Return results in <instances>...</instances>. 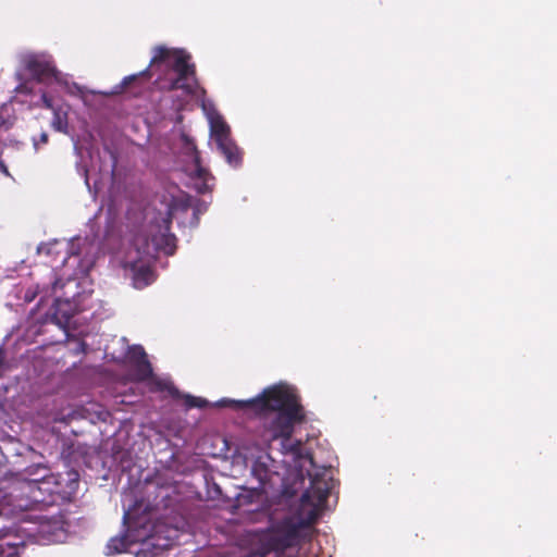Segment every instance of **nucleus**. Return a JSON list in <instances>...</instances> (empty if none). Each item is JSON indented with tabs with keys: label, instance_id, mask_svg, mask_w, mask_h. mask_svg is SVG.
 Returning <instances> with one entry per match:
<instances>
[{
	"label": "nucleus",
	"instance_id": "f3484780",
	"mask_svg": "<svg viewBox=\"0 0 557 557\" xmlns=\"http://www.w3.org/2000/svg\"><path fill=\"white\" fill-rule=\"evenodd\" d=\"M151 276L152 271L149 268H140L135 274V283L138 284L143 281L144 285H148Z\"/></svg>",
	"mask_w": 557,
	"mask_h": 557
},
{
	"label": "nucleus",
	"instance_id": "39448f33",
	"mask_svg": "<svg viewBox=\"0 0 557 557\" xmlns=\"http://www.w3.org/2000/svg\"><path fill=\"white\" fill-rule=\"evenodd\" d=\"M304 521L286 518L281 521L268 539L261 557H281L286 548L298 544Z\"/></svg>",
	"mask_w": 557,
	"mask_h": 557
},
{
	"label": "nucleus",
	"instance_id": "f8f14e48",
	"mask_svg": "<svg viewBox=\"0 0 557 557\" xmlns=\"http://www.w3.org/2000/svg\"><path fill=\"white\" fill-rule=\"evenodd\" d=\"M148 537V534H145L144 537H140L139 535H135L134 532L131 531L121 537L111 539L108 543V548L113 553H123L127 550L128 546L132 543L145 541Z\"/></svg>",
	"mask_w": 557,
	"mask_h": 557
},
{
	"label": "nucleus",
	"instance_id": "4be33fe9",
	"mask_svg": "<svg viewBox=\"0 0 557 557\" xmlns=\"http://www.w3.org/2000/svg\"><path fill=\"white\" fill-rule=\"evenodd\" d=\"M41 101H42L45 108L53 109L52 100H51V98L46 92H42Z\"/></svg>",
	"mask_w": 557,
	"mask_h": 557
},
{
	"label": "nucleus",
	"instance_id": "f257e3e1",
	"mask_svg": "<svg viewBox=\"0 0 557 557\" xmlns=\"http://www.w3.org/2000/svg\"><path fill=\"white\" fill-rule=\"evenodd\" d=\"M222 403L234 409L251 410L257 414L275 412L264 418L261 436L268 443L280 438L288 441L295 425L302 423L306 419L299 396L285 385L268 387L259 396L247 400L223 399Z\"/></svg>",
	"mask_w": 557,
	"mask_h": 557
},
{
	"label": "nucleus",
	"instance_id": "bb28decb",
	"mask_svg": "<svg viewBox=\"0 0 557 557\" xmlns=\"http://www.w3.org/2000/svg\"><path fill=\"white\" fill-rule=\"evenodd\" d=\"M30 454H35L34 449L33 448H28L27 449Z\"/></svg>",
	"mask_w": 557,
	"mask_h": 557
},
{
	"label": "nucleus",
	"instance_id": "aec40b11",
	"mask_svg": "<svg viewBox=\"0 0 557 557\" xmlns=\"http://www.w3.org/2000/svg\"><path fill=\"white\" fill-rule=\"evenodd\" d=\"M5 359H7L5 350H4L3 346H0V379L3 376L4 371L7 369Z\"/></svg>",
	"mask_w": 557,
	"mask_h": 557
},
{
	"label": "nucleus",
	"instance_id": "1a4fd4ad",
	"mask_svg": "<svg viewBox=\"0 0 557 557\" xmlns=\"http://www.w3.org/2000/svg\"><path fill=\"white\" fill-rule=\"evenodd\" d=\"M164 226V233L160 236H154L153 242L168 255H173L176 249V237L170 232L172 224L171 213L162 220Z\"/></svg>",
	"mask_w": 557,
	"mask_h": 557
},
{
	"label": "nucleus",
	"instance_id": "5701e85b",
	"mask_svg": "<svg viewBox=\"0 0 557 557\" xmlns=\"http://www.w3.org/2000/svg\"><path fill=\"white\" fill-rule=\"evenodd\" d=\"M28 85H29L28 82H25V83L21 84L16 88L17 92H20V94H30L32 92V88Z\"/></svg>",
	"mask_w": 557,
	"mask_h": 557
},
{
	"label": "nucleus",
	"instance_id": "a878e982",
	"mask_svg": "<svg viewBox=\"0 0 557 557\" xmlns=\"http://www.w3.org/2000/svg\"><path fill=\"white\" fill-rule=\"evenodd\" d=\"M46 248V245L45 244H40L38 247H37V252L38 253H41Z\"/></svg>",
	"mask_w": 557,
	"mask_h": 557
},
{
	"label": "nucleus",
	"instance_id": "423d86ee",
	"mask_svg": "<svg viewBox=\"0 0 557 557\" xmlns=\"http://www.w3.org/2000/svg\"><path fill=\"white\" fill-rule=\"evenodd\" d=\"M24 67L37 83H48L57 78L59 73L50 57L39 54L27 55Z\"/></svg>",
	"mask_w": 557,
	"mask_h": 557
},
{
	"label": "nucleus",
	"instance_id": "a211bd4d",
	"mask_svg": "<svg viewBox=\"0 0 557 557\" xmlns=\"http://www.w3.org/2000/svg\"><path fill=\"white\" fill-rule=\"evenodd\" d=\"M185 399V405L188 407V408H194V407H198V408H201L203 407L207 401L200 397H195V396H191V395H186L184 397Z\"/></svg>",
	"mask_w": 557,
	"mask_h": 557
},
{
	"label": "nucleus",
	"instance_id": "412c9836",
	"mask_svg": "<svg viewBox=\"0 0 557 557\" xmlns=\"http://www.w3.org/2000/svg\"><path fill=\"white\" fill-rule=\"evenodd\" d=\"M301 447H302V444L300 441H296L295 443H293L289 447H288V450L294 454L295 456H298V457H301Z\"/></svg>",
	"mask_w": 557,
	"mask_h": 557
},
{
	"label": "nucleus",
	"instance_id": "20e7f679",
	"mask_svg": "<svg viewBox=\"0 0 557 557\" xmlns=\"http://www.w3.org/2000/svg\"><path fill=\"white\" fill-rule=\"evenodd\" d=\"M190 55L184 50L156 47L149 66L168 63L177 76L171 81L169 90L182 89L186 95H195L198 87L195 64L189 63Z\"/></svg>",
	"mask_w": 557,
	"mask_h": 557
},
{
	"label": "nucleus",
	"instance_id": "4468645a",
	"mask_svg": "<svg viewBox=\"0 0 557 557\" xmlns=\"http://www.w3.org/2000/svg\"><path fill=\"white\" fill-rule=\"evenodd\" d=\"M211 135L218 144L231 139L230 126L222 120L216 119L211 122Z\"/></svg>",
	"mask_w": 557,
	"mask_h": 557
},
{
	"label": "nucleus",
	"instance_id": "f03ea898",
	"mask_svg": "<svg viewBox=\"0 0 557 557\" xmlns=\"http://www.w3.org/2000/svg\"><path fill=\"white\" fill-rule=\"evenodd\" d=\"M53 499L38 492L35 483L5 478L0 487V516L15 517L23 511L52 506Z\"/></svg>",
	"mask_w": 557,
	"mask_h": 557
},
{
	"label": "nucleus",
	"instance_id": "9b49d317",
	"mask_svg": "<svg viewBox=\"0 0 557 557\" xmlns=\"http://www.w3.org/2000/svg\"><path fill=\"white\" fill-rule=\"evenodd\" d=\"M220 152L225 158L226 162L233 166L237 168L242 164L243 161V151L238 148L235 141L231 138L228 140L222 141L216 145Z\"/></svg>",
	"mask_w": 557,
	"mask_h": 557
},
{
	"label": "nucleus",
	"instance_id": "393cba45",
	"mask_svg": "<svg viewBox=\"0 0 557 557\" xmlns=\"http://www.w3.org/2000/svg\"><path fill=\"white\" fill-rule=\"evenodd\" d=\"M40 143L44 145L48 143V134L47 133L40 134Z\"/></svg>",
	"mask_w": 557,
	"mask_h": 557
},
{
	"label": "nucleus",
	"instance_id": "0eeeda50",
	"mask_svg": "<svg viewBox=\"0 0 557 557\" xmlns=\"http://www.w3.org/2000/svg\"><path fill=\"white\" fill-rule=\"evenodd\" d=\"M128 359L134 367L137 380L146 381L151 377L152 367L141 346H132L128 351Z\"/></svg>",
	"mask_w": 557,
	"mask_h": 557
},
{
	"label": "nucleus",
	"instance_id": "ddd939ff",
	"mask_svg": "<svg viewBox=\"0 0 557 557\" xmlns=\"http://www.w3.org/2000/svg\"><path fill=\"white\" fill-rule=\"evenodd\" d=\"M332 486L333 484L331 479L329 481H322L318 474L311 480V490L319 503L327 500Z\"/></svg>",
	"mask_w": 557,
	"mask_h": 557
},
{
	"label": "nucleus",
	"instance_id": "2eb2a0df",
	"mask_svg": "<svg viewBox=\"0 0 557 557\" xmlns=\"http://www.w3.org/2000/svg\"><path fill=\"white\" fill-rule=\"evenodd\" d=\"M51 126L53 129H55L58 132L67 133V115H66V113L53 109V117L51 121Z\"/></svg>",
	"mask_w": 557,
	"mask_h": 557
},
{
	"label": "nucleus",
	"instance_id": "9d476101",
	"mask_svg": "<svg viewBox=\"0 0 557 557\" xmlns=\"http://www.w3.org/2000/svg\"><path fill=\"white\" fill-rule=\"evenodd\" d=\"M214 177L209 171L201 166L199 156H195V189L199 194L210 193L212 190V184Z\"/></svg>",
	"mask_w": 557,
	"mask_h": 557
},
{
	"label": "nucleus",
	"instance_id": "7ed1b4c3",
	"mask_svg": "<svg viewBox=\"0 0 557 557\" xmlns=\"http://www.w3.org/2000/svg\"><path fill=\"white\" fill-rule=\"evenodd\" d=\"M11 476L18 478L22 482L35 483L38 492L53 499V505L59 500L70 499L78 487L77 472H69L67 482L64 484L62 475L51 473L49 467L42 461L33 462L22 471L12 473Z\"/></svg>",
	"mask_w": 557,
	"mask_h": 557
},
{
	"label": "nucleus",
	"instance_id": "6ab92c4d",
	"mask_svg": "<svg viewBox=\"0 0 557 557\" xmlns=\"http://www.w3.org/2000/svg\"><path fill=\"white\" fill-rule=\"evenodd\" d=\"M207 209L208 206L205 201L197 200V202L194 206V215L196 216V219L198 220V215L205 213Z\"/></svg>",
	"mask_w": 557,
	"mask_h": 557
},
{
	"label": "nucleus",
	"instance_id": "b1692460",
	"mask_svg": "<svg viewBox=\"0 0 557 557\" xmlns=\"http://www.w3.org/2000/svg\"><path fill=\"white\" fill-rule=\"evenodd\" d=\"M0 171L4 173L5 175H9L8 168L3 161H0Z\"/></svg>",
	"mask_w": 557,
	"mask_h": 557
},
{
	"label": "nucleus",
	"instance_id": "dca6fc26",
	"mask_svg": "<svg viewBox=\"0 0 557 557\" xmlns=\"http://www.w3.org/2000/svg\"><path fill=\"white\" fill-rule=\"evenodd\" d=\"M148 78H149V71H148V69H146L138 74H133V75L124 77L121 85L123 88H127L131 84H133L135 82H138L140 79H148Z\"/></svg>",
	"mask_w": 557,
	"mask_h": 557
},
{
	"label": "nucleus",
	"instance_id": "6e6552de",
	"mask_svg": "<svg viewBox=\"0 0 557 557\" xmlns=\"http://www.w3.org/2000/svg\"><path fill=\"white\" fill-rule=\"evenodd\" d=\"M10 536V530L0 529V557H21V549L25 548V543L16 535H13V541H5Z\"/></svg>",
	"mask_w": 557,
	"mask_h": 557
}]
</instances>
